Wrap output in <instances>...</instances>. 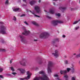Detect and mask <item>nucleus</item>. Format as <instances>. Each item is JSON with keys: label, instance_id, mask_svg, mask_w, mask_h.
I'll list each match as a JSON object with an SVG mask.
<instances>
[{"label": "nucleus", "instance_id": "6", "mask_svg": "<svg viewBox=\"0 0 80 80\" xmlns=\"http://www.w3.org/2000/svg\"><path fill=\"white\" fill-rule=\"evenodd\" d=\"M23 30H24V32H22L23 35H28V34H30V32L29 31H27L26 30V29L25 28H23Z\"/></svg>", "mask_w": 80, "mask_h": 80}, {"label": "nucleus", "instance_id": "8", "mask_svg": "<svg viewBox=\"0 0 80 80\" xmlns=\"http://www.w3.org/2000/svg\"><path fill=\"white\" fill-rule=\"evenodd\" d=\"M35 10H36V12L38 13H39L40 12V7L38 6H35L34 7Z\"/></svg>", "mask_w": 80, "mask_h": 80}, {"label": "nucleus", "instance_id": "25", "mask_svg": "<svg viewBox=\"0 0 80 80\" xmlns=\"http://www.w3.org/2000/svg\"><path fill=\"white\" fill-rule=\"evenodd\" d=\"M11 70H12V72H14V71H15V70H14V69L13 68V67H11Z\"/></svg>", "mask_w": 80, "mask_h": 80}, {"label": "nucleus", "instance_id": "34", "mask_svg": "<svg viewBox=\"0 0 80 80\" xmlns=\"http://www.w3.org/2000/svg\"><path fill=\"white\" fill-rule=\"evenodd\" d=\"M71 80H75V78L72 77Z\"/></svg>", "mask_w": 80, "mask_h": 80}, {"label": "nucleus", "instance_id": "50", "mask_svg": "<svg viewBox=\"0 0 80 80\" xmlns=\"http://www.w3.org/2000/svg\"><path fill=\"white\" fill-rule=\"evenodd\" d=\"M53 4L54 5H55V2H53Z\"/></svg>", "mask_w": 80, "mask_h": 80}, {"label": "nucleus", "instance_id": "4", "mask_svg": "<svg viewBox=\"0 0 80 80\" xmlns=\"http://www.w3.org/2000/svg\"><path fill=\"white\" fill-rule=\"evenodd\" d=\"M0 33H2V34H6V27H5L2 26L0 27Z\"/></svg>", "mask_w": 80, "mask_h": 80}, {"label": "nucleus", "instance_id": "13", "mask_svg": "<svg viewBox=\"0 0 80 80\" xmlns=\"http://www.w3.org/2000/svg\"><path fill=\"white\" fill-rule=\"evenodd\" d=\"M36 3V1H31L29 2V3L31 5H34V4Z\"/></svg>", "mask_w": 80, "mask_h": 80}, {"label": "nucleus", "instance_id": "32", "mask_svg": "<svg viewBox=\"0 0 80 80\" xmlns=\"http://www.w3.org/2000/svg\"><path fill=\"white\" fill-rule=\"evenodd\" d=\"M65 64H68V61L66 60L65 62Z\"/></svg>", "mask_w": 80, "mask_h": 80}, {"label": "nucleus", "instance_id": "3", "mask_svg": "<svg viewBox=\"0 0 80 80\" xmlns=\"http://www.w3.org/2000/svg\"><path fill=\"white\" fill-rule=\"evenodd\" d=\"M40 79L41 80H50L45 75H43V77H39L38 78L36 77L34 79V80H40Z\"/></svg>", "mask_w": 80, "mask_h": 80}, {"label": "nucleus", "instance_id": "20", "mask_svg": "<svg viewBox=\"0 0 80 80\" xmlns=\"http://www.w3.org/2000/svg\"><path fill=\"white\" fill-rule=\"evenodd\" d=\"M32 23L34 25H35V26H38V24L34 21L32 22Z\"/></svg>", "mask_w": 80, "mask_h": 80}, {"label": "nucleus", "instance_id": "16", "mask_svg": "<svg viewBox=\"0 0 80 80\" xmlns=\"http://www.w3.org/2000/svg\"><path fill=\"white\" fill-rule=\"evenodd\" d=\"M49 12L50 13L52 14H53L54 13H55V11H54V9H51L49 11Z\"/></svg>", "mask_w": 80, "mask_h": 80}, {"label": "nucleus", "instance_id": "23", "mask_svg": "<svg viewBox=\"0 0 80 80\" xmlns=\"http://www.w3.org/2000/svg\"><path fill=\"white\" fill-rule=\"evenodd\" d=\"M72 73H74V72L75 71V70H74V68H73V67H72Z\"/></svg>", "mask_w": 80, "mask_h": 80}, {"label": "nucleus", "instance_id": "19", "mask_svg": "<svg viewBox=\"0 0 80 80\" xmlns=\"http://www.w3.org/2000/svg\"><path fill=\"white\" fill-rule=\"evenodd\" d=\"M44 72L43 71H40L39 72V74H42L43 75V77H43V75H46V76L48 77L47 76V75L46 74H44Z\"/></svg>", "mask_w": 80, "mask_h": 80}, {"label": "nucleus", "instance_id": "2", "mask_svg": "<svg viewBox=\"0 0 80 80\" xmlns=\"http://www.w3.org/2000/svg\"><path fill=\"white\" fill-rule=\"evenodd\" d=\"M50 36L48 33L47 32H44L42 33L39 36L40 38H47Z\"/></svg>", "mask_w": 80, "mask_h": 80}, {"label": "nucleus", "instance_id": "45", "mask_svg": "<svg viewBox=\"0 0 80 80\" xmlns=\"http://www.w3.org/2000/svg\"><path fill=\"white\" fill-rule=\"evenodd\" d=\"M62 37H63V38H65V35H63L62 36Z\"/></svg>", "mask_w": 80, "mask_h": 80}, {"label": "nucleus", "instance_id": "1", "mask_svg": "<svg viewBox=\"0 0 80 80\" xmlns=\"http://www.w3.org/2000/svg\"><path fill=\"white\" fill-rule=\"evenodd\" d=\"M53 64L52 61H49L48 64V73H52V68L53 67Z\"/></svg>", "mask_w": 80, "mask_h": 80}, {"label": "nucleus", "instance_id": "36", "mask_svg": "<svg viewBox=\"0 0 80 80\" xmlns=\"http://www.w3.org/2000/svg\"><path fill=\"white\" fill-rule=\"evenodd\" d=\"M3 24H4V23L2 22H0V25H3Z\"/></svg>", "mask_w": 80, "mask_h": 80}, {"label": "nucleus", "instance_id": "49", "mask_svg": "<svg viewBox=\"0 0 80 80\" xmlns=\"http://www.w3.org/2000/svg\"><path fill=\"white\" fill-rule=\"evenodd\" d=\"M71 10H73V8H71Z\"/></svg>", "mask_w": 80, "mask_h": 80}, {"label": "nucleus", "instance_id": "24", "mask_svg": "<svg viewBox=\"0 0 80 80\" xmlns=\"http://www.w3.org/2000/svg\"><path fill=\"white\" fill-rule=\"evenodd\" d=\"M0 52H5V50L1 49H0Z\"/></svg>", "mask_w": 80, "mask_h": 80}, {"label": "nucleus", "instance_id": "27", "mask_svg": "<svg viewBox=\"0 0 80 80\" xmlns=\"http://www.w3.org/2000/svg\"><path fill=\"white\" fill-rule=\"evenodd\" d=\"M67 72H69V71H70V70H71V69L70 68H67Z\"/></svg>", "mask_w": 80, "mask_h": 80}, {"label": "nucleus", "instance_id": "9", "mask_svg": "<svg viewBox=\"0 0 80 80\" xmlns=\"http://www.w3.org/2000/svg\"><path fill=\"white\" fill-rule=\"evenodd\" d=\"M27 74L28 75V76L27 77L25 78V79L26 80H28V79H30V76L31 75V73H30L29 71H28L27 73Z\"/></svg>", "mask_w": 80, "mask_h": 80}, {"label": "nucleus", "instance_id": "11", "mask_svg": "<svg viewBox=\"0 0 80 80\" xmlns=\"http://www.w3.org/2000/svg\"><path fill=\"white\" fill-rule=\"evenodd\" d=\"M59 10H62V12H64V11L66 9H67V8L65 7H60L59 8Z\"/></svg>", "mask_w": 80, "mask_h": 80}, {"label": "nucleus", "instance_id": "40", "mask_svg": "<svg viewBox=\"0 0 80 80\" xmlns=\"http://www.w3.org/2000/svg\"><path fill=\"white\" fill-rule=\"evenodd\" d=\"M25 14H22L20 16L21 17H23V16H25Z\"/></svg>", "mask_w": 80, "mask_h": 80}, {"label": "nucleus", "instance_id": "5", "mask_svg": "<svg viewBox=\"0 0 80 80\" xmlns=\"http://www.w3.org/2000/svg\"><path fill=\"white\" fill-rule=\"evenodd\" d=\"M52 24L54 26L57 25V23H63V22L62 21L57 20V21H53L52 22Z\"/></svg>", "mask_w": 80, "mask_h": 80}, {"label": "nucleus", "instance_id": "35", "mask_svg": "<svg viewBox=\"0 0 80 80\" xmlns=\"http://www.w3.org/2000/svg\"><path fill=\"white\" fill-rule=\"evenodd\" d=\"M13 20H14V21H16V18L15 17H14V18H13Z\"/></svg>", "mask_w": 80, "mask_h": 80}, {"label": "nucleus", "instance_id": "46", "mask_svg": "<svg viewBox=\"0 0 80 80\" xmlns=\"http://www.w3.org/2000/svg\"><path fill=\"white\" fill-rule=\"evenodd\" d=\"M41 2V0H39L38 1L39 3H40Z\"/></svg>", "mask_w": 80, "mask_h": 80}, {"label": "nucleus", "instance_id": "15", "mask_svg": "<svg viewBox=\"0 0 80 80\" xmlns=\"http://www.w3.org/2000/svg\"><path fill=\"white\" fill-rule=\"evenodd\" d=\"M12 10L14 12H18L20 8H12Z\"/></svg>", "mask_w": 80, "mask_h": 80}, {"label": "nucleus", "instance_id": "44", "mask_svg": "<svg viewBox=\"0 0 80 80\" xmlns=\"http://www.w3.org/2000/svg\"><path fill=\"white\" fill-rule=\"evenodd\" d=\"M19 79H20V80H24V79H23V78H20Z\"/></svg>", "mask_w": 80, "mask_h": 80}, {"label": "nucleus", "instance_id": "12", "mask_svg": "<svg viewBox=\"0 0 80 80\" xmlns=\"http://www.w3.org/2000/svg\"><path fill=\"white\" fill-rule=\"evenodd\" d=\"M18 70H19L21 73H22V74L23 73H25V70L23 69L19 68L18 69Z\"/></svg>", "mask_w": 80, "mask_h": 80}, {"label": "nucleus", "instance_id": "52", "mask_svg": "<svg viewBox=\"0 0 80 80\" xmlns=\"http://www.w3.org/2000/svg\"><path fill=\"white\" fill-rule=\"evenodd\" d=\"M7 75L8 76H11V75L10 74H8Z\"/></svg>", "mask_w": 80, "mask_h": 80}, {"label": "nucleus", "instance_id": "53", "mask_svg": "<svg viewBox=\"0 0 80 80\" xmlns=\"http://www.w3.org/2000/svg\"><path fill=\"white\" fill-rule=\"evenodd\" d=\"M74 55H76V54L75 53H74L73 54Z\"/></svg>", "mask_w": 80, "mask_h": 80}, {"label": "nucleus", "instance_id": "7", "mask_svg": "<svg viewBox=\"0 0 80 80\" xmlns=\"http://www.w3.org/2000/svg\"><path fill=\"white\" fill-rule=\"evenodd\" d=\"M20 63L21 65L22 66H25L26 64H25V59H22L21 61L20 62Z\"/></svg>", "mask_w": 80, "mask_h": 80}, {"label": "nucleus", "instance_id": "41", "mask_svg": "<svg viewBox=\"0 0 80 80\" xmlns=\"http://www.w3.org/2000/svg\"><path fill=\"white\" fill-rule=\"evenodd\" d=\"M23 2H24L25 3H26L27 2V0H23Z\"/></svg>", "mask_w": 80, "mask_h": 80}, {"label": "nucleus", "instance_id": "39", "mask_svg": "<svg viewBox=\"0 0 80 80\" xmlns=\"http://www.w3.org/2000/svg\"><path fill=\"white\" fill-rule=\"evenodd\" d=\"M78 28H79V27H78L75 28V29L76 30H78Z\"/></svg>", "mask_w": 80, "mask_h": 80}, {"label": "nucleus", "instance_id": "38", "mask_svg": "<svg viewBox=\"0 0 80 80\" xmlns=\"http://www.w3.org/2000/svg\"><path fill=\"white\" fill-rule=\"evenodd\" d=\"M12 75H15V74H17V73H15V72H12Z\"/></svg>", "mask_w": 80, "mask_h": 80}, {"label": "nucleus", "instance_id": "43", "mask_svg": "<svg viewBox=\"0 0 80 80\" xmlns=\"http://www.w3.org/2000/svg\"><path fill=\"white\" fill-rule=\"evenodd\" d=\"M42 61H40V62H39V64H42Z\"/></svg>", "mask_w": 80, "mask_h": 80}, {"label": "nucleus", "instance_id": "10", "mask_svg": "<svg viewBox=\"0 0 80 80\" xmlns=\"http://www.w3.org/2000/svg\"><path fill=\"white\" fill-rule=\"evenodd\" d=\"M58 51L57 50H56L55 51V53H52V55H54V56L56 57H58Z\"/></svg>", "mask_w": 80, "mask_h": 80}, {"label": "nucleus", "instance_id": "17", "mask_svg": "<svg viewBox=\"0 0 80 80\" xmlns=\"http://www.w3.org/2000/svg\"><path fill=\"white\" fill-rule=\"evenodd\" d=\"M30 12H31V13H32V14H33L35 17H38V18L40 17L39 16H38L35 14V12H34L33 11V12H32V11H30Z\"/></svg>", "mask_w": 80, "mask_h": 80}, {"label": "nucleus", "instance_id": "47", "mask_svg": "<svg viewBox=\"0 0 80 80\" xmlns=\"http://www.w3.org/2000/svg\"><path fill=\"white\" fill-rule=\"evenodd\" d=\"M34 41H35V42H37V39H34Z\"/></svg>", "mask_w": 80, "mask_h": 80}, {"label": "nucleus", "instance_id": "14", "mask_svg": "<svg viewBox=\"0 0 80 80\" xmlns=\"http://www.w3.org/2000/svg\"><path fill=\"white\" fill-rule=\"evenodd\" d=\"M20 38H21V42H23V43H24V42H25V40H23V38H24V37L23 36L20 35L19 36Z\"/></svg>", "mask_w": 80, "mask_h": 80}, {"label": "nucleus", "instance_id": "26", "mask_svg": "<svg viewBox=\"0 0 80 80\" xmlns=\"http://www.w3.org/2000/svg\"><path fill=\"white\" fill-rule=\"evenodd\" d=\"M5 4L7 5L8 4V0H7V1L5 2Z\"/></svg>", "mask_w": 80, "mask_h": 80}, {"label": "nucleus", "instance_id": "48", "mask_svg": "<svg viewBox=\"0 0 80 80\" xmlns=\"http://www.w3.org/2000/svg\"><path fill=\"white\" fill-rule=\"evenodd\" d=\"M2 43H4V41L3 40H2Z\"/></svg>", "mask_w": 80, "mask_h": 80}, {"label": "nucleus", "instance_id": "22", "mask_svg": "<svg viewBox=\"0 0 80 80\" xmlns=\"http://www.w3.org/2000/svg\"><path fill=\"white\" fill-rule=\"evenodd\" d=\"M79 21H80V19H79V20L78 21L74 22L73 24H77V23L78 22H79Z\"/></svg>", "mask_w": 80, "mask_h": 80}, {"label": "nucleus", "instance_id": "37", "mask_svg": "<svg viewBox=\"0 0 80 80\" xmlns=\"http://www.w3.org/2000/svg\"><path fill=\"white\" fill-rule=\"evenodd\" d=\"M24 23H25L26 25H28V23H27V22H26V21L24 22Z\"/></svg>", "mask_w": 80, "mask_h": 80}, {"label": "nucleus", "instance_id": "56", "mask_svg": "<svg viewBox=\"0 0 80 80\" xmlns=\"http://www.w3.org/2000/svg\"><path fill=\"white\" fill-rule=\"evenodd\" d=\"M44 11H45L46 12H47V11H45V10H44Z\"/></svg>", "mask_w": 80, "mask_h": 80}, {"label": "nucleus", "instance_id": "42", "mask_svg": "<svg viewBox=\"0 0 80 80\" xmlns=\"http://www.w3.org/2000/svg\"><path fill=\"white\" fill-rule=\"evenodd\" d=\"M12 60H13V59H11V60L10 61V63H12Z\"/></svg>", "mask_w": 80, "mask_h": 80}, {"label": "nucleus", "instance_id": "30", "mask_svg": "<svg viewBox=\"0 0 80 80\" xmlns=\"http://www.w3.org/2000/svg\"><path fill=\"white\" fill-rule=\"evenodd\" d=\"M0 78H3V76L2 75H0Z\"/></svg>", "mask_w": 80, "mask_h": 80}, {"label": "nucleus", "instance_id": "55", "mask_svg": "<svg viewBox=\"0 0 80 80\" xmlns=\"http://www.w3.org/2000/svg\"><path fill=\"white\" fill-rule=\"evenodd\" d=\"M53 0L54 1H57V0Z\"/></svg>", "mask_w": 80, "mask_h": 80}, {"label": "nucleus", "instance_id": "21", "mask_svg": "<svg viewBox=\"0 0 80 80\" xmlns=\"http://www.w3.org/2000/svg\"><path fill=\"white\" fill-rule=\"evenodd\" d=\"M56 42H59L58 41V38H56L53 41H52V43H54Z\"/></svg>", "mask_w": 80, "mask_h": 80}, {"label": "nucleus", "instance_id": "28", "mask_svg": "<svg viewBox=\"0 0 80 80\" xmlns=\"http://www.w3.org/2000/svg\"><path fill=\"white\" fill-rule=\"evenodd\" d=\"M3 68H0V72H2L3 71Z\"/></svg>", "mask_w": 80, "mask_h": 80}, {"label": "nucleus", "instance_id": "33", "mask_svg": "<svg viewBox=\"0 0 80 80\" xmlns=\"http://www.w3.org/2000/svg\"><path fill=\"white\" fill-rule=\"evenodd\" d=\"M46 17H47L49 19H51V17H50L48 16H46Z\"/></svg>", "mask_w": 80, "mask_h": 80}, {"label": "nucleus", "instance_id": "29", "mask_svg": "<svg viewBox=\"0 0 80 80\" xmlns=\"http://www.w3.org/2000/svg\"><path fill=\"white\" fill-rule=\"evenodd\" d=\"M56 15L58 16V17H60V13L56 14Z\"/></svg>", "mask_w": 80, "mask_h": 80}, {"label": "nucleus", "instance_id": "31", "mask_svg": "<svg viewBox=\"0 0 80 80\" xmlns=\"http://www.w3.org/2000/svg\"><path fill=\"white\" fill-rule=\"evenodd\" d=\"M54 77H58V76L57 75V74H55L54 76Z\"/></svg>", "mask_w": 80, "mask_h": 80}, {"label": "nucleus", "instance_id": "51", "mask_svg": "<svg viewBox=\"0 0 80 80\" xmlns=\"http://www.w3.org/2000/svg\"><path fill=\"white\" fill-rule=\"evenodd\" d=\"M22 6H26V5L25 4H23L22 5Z\"/></svg>", "mask_w": 80, "mask_h": 80}, {"label": "nucleus", "instance_id": "18", "mask_svg": "<svg viewBox=\"0 0 80 80\" xmlns=\"http://www.w3.org/2000/svg\"><path fill=\"white\" fill-rule=\"evenodd\" d=\"M67 70H65L64 71H61L60 72V73L63 74V73H67Z\"/></svg>", "mask_w": 80, "mask_h": 80}, {"label": "nucleus", "instance_id": "54", "mask_svg": "<svg viewBox=\"0 0 80 80\" xmlns=\"http://www.w3.org/2000/svg\"><path fill=\"white\" fill-rule=\"evenodd\" d=\"M64 58H66V57H67V56H64Z\"/></svg>", "mask_w": 80, "mask_h": 80}]
</instances>
